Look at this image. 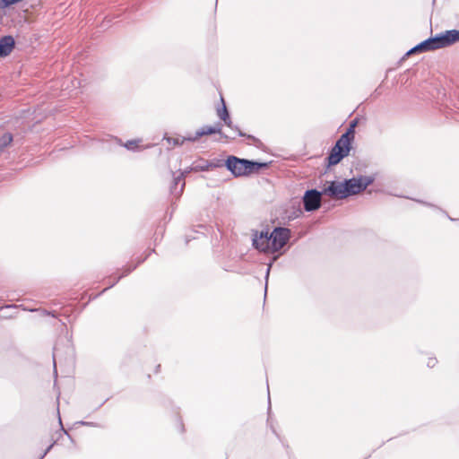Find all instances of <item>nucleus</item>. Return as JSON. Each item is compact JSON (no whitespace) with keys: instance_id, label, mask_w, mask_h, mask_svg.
Wrapping results in <instances>:
<instances>
[{"instance_id":"nucleus-1","label":"nucleus","mask_w":459,"mask_h":459,"mask_svg":"<svg viewBox=\"0 0 459 459\" xmlns=\"http://www.w3.org/2000/svg\"><path fill=\"white\" fill-rule=\"evenodd\" d=\"M457 41H459V30H446L444 34L428 39L423 42L420 43L419 45L411 48L408 52V54L410 55L418 51H429L442 48L450 46Z\"/></svg>"},{"instance_id":"nucleus-2","label":"nucleus","mask_w":459,"mask_h":459,"mask_svg":"<svg viewBox=\"0 0 459 459\" xmlns=\"http://www.w3.org/2000/svg\"><path fill=\"white\" fill-rule=\"evenodd\" d=\"M226 167L234 176L242 177L256 172L267 167V164L230 156L226 160Z\"/></svg>"},{"instance_id":"nucleus-3","label":"nucleus","mask_w":459,"mask_h":459,"mask_svg":"<svg viewBox=\"0 0 459 459\" xmlns=\"http://www.w3.org/2000/svg\"><path fill=\"white\" fill-rule=\"evenodd\" d=\"M354 126L355 123L351 124L350 129L340 137L335 145L332 148L331 152L327 158L329 165L338 164L342 158L349 154L351 140L354 137Z\"/></svg>"},{"instance_id":"nucleus-4","label":"nucleus","mask_w":459,"mask_h":459,"mask_svg":"<svg viewBox=\"0 0 459 459\" xmlns=\"http://www.w3.org/2000/svg\"><path fill=\"white\" fill-rule=\"evenodd\" d=\"M373 180L371 177L366 176L344 180L347 196L361 193L373 183Z\"/></svg>"},{"instance_id":"nucleus-5","label":"nucleus","mask_w":459,"mask_h":459,"mask_svg":"<svg viewBox=\"0 0 459 459\" xmlns=\"http://www.w3.org/2000/svg\"><path fill=\"white\" fill-rule=\"evenodd\" d=\"M290 237V230L287 228H275L270 234L272 253L281 249Z\"/></svg>"},{"instance_id":"nucleus-6","label":"nucleus","mask_w":459,"mask_h":459,"mask_svg":"<svg viewBox=\"0 0 459 459\" xmlns=\"http://www.w3.org/2000/svg\"><path fill=\"white\" fill-rule=\"evenodd\" d=\"M303 203L307 212L318 209L321 204V193L316 190H307L305 193Z\"/></svg>"},{"instance_id":"nucleus-7","label":"nucleus","mask_w":459,"mask_h":459,"mask_svg":"<svg viewBox=\"0 0 459 459\" xmlns=\"http://www.w3.org/2000/svg\"><path fill=\"white\" fill-rule=\"evenodd\" d=\"M325 193L338 199L346 198L347 193L345 182H331L330 185L325 189Z\"/></svg>"},{"instance_id":"nucleus-8","label":"nucleus","mask_w":459,"mask_h":459,"mask_svg":"<svg viewBox=\"0 0 459 459\" xmlns=\"http://www.w3.org/2000/svg\"><path fill=\"white\" fill-rule=\"evenodd\" d=\"M253 245L262 252L272 253L270 235L267 232H261L259 236H255L253 238Z\"/></svg>"},{"instance_id":"nucleus-9","label":"nucleus","mask_w":459,"mask_h":459,"mask_svg":"<svg viewBox=\"0 0 459 459\" xmlns=\"http://www.w3.org/2000/svg\"><path fill=\"white\" fill-rule=\"evenodd\" d=\"M15 41L12 36H4L0 39V57H5L14 48Z\"/></svg>"},{"instance_id":"nucleus-10","label":"nucleus","mask_w":459,"mask_h":459,"mask_svg":"<svg viewBox=\"0 0 459 459\" xmlns=\"http://www.w3.org/2000/svg\"><path fill=\"white\" fill-rule=\"evenodd\" d=\"M222 107L221 108L217 109V115L218 117L224 121L225 125L229 126L231 129H235L238 132V134L240 136H246L245 134H243L238 127L234 126L232 125V121L230 118V115L228 112V109L226 108L225 102L223 99H221Z\"/></svg>"},{"instance_id":"nucleus-11","label":"nucleus","mask_w":459,"mask_h":459,"mask_svg":"<svg viewBox=\"0 0 459 459\" xmlns=\"http://www.w3.org/2000/svg\"><path fill=\"white\" fill-rule=\"evenodd\" d=\"M221 127L220 124L215 126H206L202 127L200 130L196 131L195 136H189L187 139L190 142H195L201 136L212 134H221Z\"/></svg>"},{"instance_id":"nucleus-12","label":"nucleus","mask_w":459,"mask_h":459,"mask_svg":"<svg viewBox=\"0 0 459 459\" xmlns=\"http://www.w3.org/2000/svg\"><path fill=\"white\" fill-rule=\"evenodd\" d=\"M189 172V169H186L180 173L179 176L174 178V186L171 187V193L176 196H178L183 192L185 182L184 178Z\"/></svg>"},{"instance_id":"nucleus-13","label":"nucleus","mask_w":459,"mask_h":459,"mask_svg":"<svg viewBox=\"0 0 459 459\" xmlns=\"http://www.w3.org/2000/svg\"><path fill=\"white\" fill-rule=\"evenodd\" d=\"M189 172V169H186L180 173L179 176L174 178V186L171 187V193L176 196H178L183 192L185 182L184 178Z\"/></svg>"},{"instance_id":"nucleus-14","label":"nucleus","mask_w":459,"mask_h":459,"mask_svg":"<svg viewBox=\"0 0 459 459\" xmlns=\"http://www.w3.org/2000/svg\"><path fill=\"white\" fill-rule=\"evenodd\" d=\"M188 137H189V136H187V137H181V136H178V137H175V138L168 137V138H167V141H168V143H169L172 142L174 145H181V144H183V143H184V142H185V141H189V140L187 139Z\"/></svg>"},{"instance_id":"nucleus-15","label":"nucleus","mask_w":459,"mask_h":459,"mask_svg":"<svg viewBox=\"0 0 459 459\" xmlns=\"http://www.w3.org/2000/svg\"><path fill=\"white\" fill-rule=\"evenodd\" d=\"M12 142L13 135L11 134H4L0 140V145L4 147L10 144Z\"/></svg>"},{"instance_id":"nucleus-16","label":"nucleus","mask_w":459,"mask_h":459,"mask_svg":"<svg viewBox=\"0 0 459 459\" xmlns=\"http://www.w3.org/2000/svg\"><path fill=\"white\" fill-rule=\"evenodd\" d=\"M212 167H215V165H213L211 162L206 161L205 164L201 165V166H195V167H194L191 169L195 170V171H198V170L205 171V170H208L210 168H212Z\"/></svg>"},{"instance_id":"nucleus-17","label":"nucleus","mask_w":459,"mask_h":459,"mask_svg":"<svg viewBox=\"0 0 459 459\" xmlns=\"http://www.w3.org/2000/svg\"><path fill=\"white\" fill-rule=\"evenodd\" d=\"M136 146H137V142H136V141H128V142L126 143V147L128 150H134Z\"/></svg>"},{"instance_id":"nucleus-18","label":"nucleus","mask_w":459,"mask_h":459,"mask_svg":"<svg viewBox=\"0 0 459 459\" xmlns=\"http://www.w3.org/2000/svg\"><path fill=\"white\" fill-rule=\"evenodd\" d=\"M437 363V359L435 358H430L428 361V367L433 368Z\"/></svg>"},{"instance_id":"nucleus-19","label":"nucleus","mask_w":459,"mask_h":459,"mask_svg":"<svg viewBox=\"0 0 459 459\" xmlns=\"http://www.w3.org/2000/svg\"><path fill=\"white\" fill-rule=\"evenodd\" d=\"M57 349L56 348H54V352H53V359H54V364L56 365V356H57Z\"/></svg>"},{"instance_id":"nucleus-20","label":"nucleus","mask_w":459,"mask_h":459,"mask_svg":"<svg viewBox=\"0 0 459 459\" xmlns=\"http://www.w3.org/2000/svg\"><path fill=\"white\" fill-rule=\"evenodd\" d=\"M134 268H135V266H134V267H133V268H131V269H128V270L126 272L125 275H126L127 273H130L132 270H134ZM123 276H124V274H123ZM121 277H122V275H121L118 279H120Z\"/></svg>"},{"instance_id":"nucleus-21","label":"nucleus","mask_w":459,"mask_h":459,"mask_svg":"<svg viewBox=\"0 0 459 459\" xmlns=\"http://www.w3.org/2000/svg\"><path fill=\"white\" fill-rule=\"evenodd\" d=\"M52 446H53V445H50V446L48 447V449H47V450L45 451V453L42 455V457H44V456L47 455V453L50 450V448L52 447Z\"/></svg>"},{"instance_id":"nucleus-22","label":"nucleus","mask_w":459,"mask_h":459,"mask_svg":"<svg viewBox=\"0 0 459 459\" xmlns=\"http://www.w3.org/2000/svg\"><path fill=\"white\" fill-rule=\"evenodd\" d=\"M247 137H248L249 139H252L253 141H256V139H255L254 136H252V135H248Z\"/></svg>"}]
</instances>
